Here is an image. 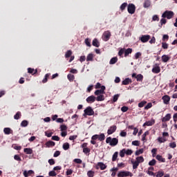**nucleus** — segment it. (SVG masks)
Returning a JSON list of instances; mask_svg holds the SVG:
<instances>
[{"label": "nucleus", "instance_id": "nucleus-1", "mask_svg": "<svg viewBox=\"0 0 177 177\" xmlns=\"http://www.w3.org/2000/svg\"><path fill=\"white\" fill-rule=\"evenodd\" d=\"M106 143L109 144L110 146L114 147V146H117L118 145V138H111V137H108L106 139Z\"/></svg>", "mask_w": 177, "mask_h": 177}, {"label": "nucleus", "instance_id": "nucleus-2", "mask_svg": "<svg viewBox=\"0 0 177 177\" xmlns=\"http://www.w3.org/2000/svg\"><path fill=\"white\" fill-rule=\"evenodd\" d=\"M111 37V32H110V30H106V31L104 32V33L102 35V39L105 42H107V41H109V39H110Z\"/></svg>", "mask_w": 177, "mask_h": 177}, {"label": "nucleus", "instance_id": "nucleus-3", "mask_svg": "<svg viewBox=\"0 0 177 177\" xmlns=\"http://www.w3.org/2000/svg\"><path fill=\"white\" fill-rule=\"evenodd\" d=\"M136 10V6L133 3H129L127 6V11L130 15H133Z\"/></svg>", "mask_w": 177, "mask_h": 177}, {"label": "nucleus", "instance_id": "nucleus-4", "mask_svg": "<svg viewBox=\"0 0 177 177\" xmlns=\"http://www.w3.org/2000/svg\"><path fill=\"white\" fill-rule=\"evenodd\" d=\"M162 17H163L164 19H172V17H174V12L172 11H165L162 15Z\"/></svg>", "mask_w": 177, "mask_h": 177}, {"label": "nucleus", "instance_id": "nucleus-5", "mask_svg": "<svg viewBox=\"0 0 177 177\" xmlns=\"http://www.w3.org/2000/svg\"><path fill=\"white\" fill-rule=\"evenodd\" d=\"M84 111V115H93V114H95V111L91 106H88Z\"/></svg>", "mask_w": 177, "mask_h": 177}, {"label": "nucleus", "instance_id": "nucleus-6", "mask_svg": "<svg viewBox=\"0 0 177 177\" xmlns=\"http://www.w3.org/2000/svg\"><path fill=\"white\" fill-rule=\"evenodd\" d=\"M118 177H127V176H133V174L130 171H120L118 174Z\"/></svg>", "mask_w": 177, "mask_h": 177}, {"label": "nucleus", "instance_id": "nucleus-7", "mask_svg": "<svg viewBox=\"0 0 177 177\" xmlns=\"http://www.w3.org/2000/svg\"><path fill=\"white\" fill-rule=\"evenodd\" d=\"M151 37L149 35H142V37L140 38V41L142 42L143 44L148 42L150 39Z\"/></svg>", "mask_w": 177, "mask_h": 177}, {"label": "nucleus", "instance_id": "nucleus-8", "mask_svg": "<svg viewBox=\"0 0 177 177\" xmlns=\"http://www.w3.org/2000/svg\"><path fill=\"white\" fill-rule=\"evenodd\" d=\"M104 91H106V86H102L101 89L100 90H96L94 93V94L96 96H99V95H104Z\"/></svg>", "mask_w": 177, "mask_h": 177}, {"label": "nucleus", "instance_id": "nucleus-9", "mask_svg": "<svg viewBox=\"0 0 177 177\" xmlns=\"http://www.w3.org/2000/svg\"><path fill=\"white\" fill-rule=\"evenodd\" d=\"M115 131H117V126L113 125L109 127V129L107 131V133L108 135H113V133H114Z\"/></svg>", "mask_w": 177, "mask_h": 177}, {"label": "nucleus", "instance_id": "nucleus-10", "mask_svg": "<svg viewBox=\"0 0 177 177\" xmlns=\"http://www.w3.org/2000/svg\"><path fill=\"white\" fill-rule=\"evenodd\" d=\"M95 101H96V97H95V95H91L86 99V102L90 104L95 103Z\"/></svg>", "mask_w": 177, "mask_h": 177}, {"label": "nucleus", "instance_id": "nucleus-11", "mask_svg": "<svg viewBox=\"0 0 177 177\" xmlns=\"http://www.w3.org/2000/svg\"><path fill=\"white\" fill-rule=\"evenodd\" d=\"M99 167L100 168L101 171H104V169H106V168H107V166L106 165H104V163L102 162H99L97 163V169H99Z\"/></svg>", "mask_w": 177, "mask_h": 177}, {"label": "nucleus", "instance_id": "nucleus-12", "mask_svg": "<svg viewBox=\"0 0 177 177\" xmlns=\"http://www.w3.org/2000/svg\"><path fill=\"white\" fill-rule=\"evenodd\" d=\"M162 100H163V103L165 104H169V101L171 100V97H169V95H164L162 97Z\"/></svg>", "mask_w": 177, "mask_h": 177}, {"label": "nucleus", "instance_id": "nucleus-13", "mask_svg": "<svg viewBox=\"0 0 177 177\" xmlns=\"http://www.w3.org/2000/svg\"><path fill=\"white\" fill-rule=\"evenodd\" d=\"M156 66L152 68V73H153V74H158L161 72V68H160V66L157 65V64H156Z\"/></svg>", "mask_w": 177, "mask_h": 177}, {"label": "nucleus", "instance_id": "nucleus-14", "mask_svg": "<svg viewBox=\"0 0 177 177\" xmlns=\"http://www.w3.org/2000/svg\"><path fill=\"white\" fill-rule=\"evenodd\" d=\"M156 121L152 119L149 121L145 122L143 124V127H151L152 125H154Z\"/></svg>", "mask_w": 177, "mask_h": 177}, {"label": "nucleus", "instance_id": "nucleus-15", "mask_svg": "<svg viewBox=\"0 0 177 177\" xmlns=\"http://www.w3.org/2000/svg\"><path fill=\"white\" fill-rule=\"evenodd\" d=\"M171 113H167L163 118H162V122H167L171 120Z\"/></svg>", "mask_w": 177, "mask_h": 177}, {"label": "nucleus", "instance_id": "nucleus-16", "mask_svg": "<svg viewBox=\"0 0 177 177\" xmlns=\"http://www.w3.org/2000/svg\"><path fill=\"white\" fill-rule=\"evenodd\" d=\"M151 6V1L150 0H145L143 3V7L145 8H150Z\"/></svg>", "mask_w": 177, "mask_h": 177}, {"label": "nucleus", "instance_id": "nucleus-17", "mask_svg": "<svg viewBox=\"0 0 177 177\" xmlns=\"http://www.w3.org/2000/svg\"><path fill=\"white\" fill-rule=\"evenodd\" d=\"M3 132L6 135H10V133H13V130L9 127H6L3 129Z\"/></svg>", "mask_w": 177, "mask_h": 177}, {"label": "nucleus", "instance_id": "nucleus-18", "mask_svg": "<svg viewBox=\"0 0 177 177\" xmlns=\"http://www.w3.org/2000/svg\"><path fill=\"white\" fill-rule=\"evenodd\" d=\"M132 82V80L129 78H126L122 82V85H129Z\"/></svg>", "mask_w": 177, "mask_h": 177}, {"label": "nucleus", "instance_id": "nucleus-19", "mask_svg": "<svg viewBox=\"0 0 177 177\" xmlns=\"http://www.w3.org/2000/svg\"><path fill=\"white\" fill-rule=\"evenodd\" d=\"M93 46H95V48H99L100 46V43H99V41L97 39H94L92 42Z\"/></svg>", "mask_w": 177, "mask_h": 177}, {"label": "nucleus", "instance_id": "nucleus-20", "mask_svg": "<svg viewBox=\"0 0 177 177\" xmlns=\"http://www.w3.org/2000/svg\"><path fill=\"white\" fill-rule=\"evenodd\" d=\"M55 145H56V143H55V142L50 141V140L46 142V144H45L46 147H53Z\"/></svg>", "mask_w": 177, "mask_h": 177}, {"label": "nucleus", "instance_id": "nucleus-21", "mask_svg": "<svg viewBox=\"0 0 177 177\" xmlns=\"http://www.w3.org/2000/svg\"><path fill=\"white\" fill-rule=\"evenodd\" d=\"M169 59H171V57H169L167 55H164L162 56V62H163V63H167V62H169Z\"/></svg>", "mask_w": 177, "mask_h": 177}, {"label": "nucleus", "instance_id": "nucleus-22", "mask_svg": "<svg viewBox=\"0 0 177 177\" xmlns=\"http://www.w3.org/2000/svg\"><path fill=\"white\" fill-rule=\"evenodd\" d=\"M132 53V48H124V57H127L129 55H131Z\"/></svg>", "mask_w": 177, "mask_h": 177}, {"label": "nucleus", "instance_id": "nucleus-23", "mask_svg": "<svg viewBox=\"0 0 177 177\" xmlns=\"http://www.w3.org/2000/svg\"><path fill=\"white\" fill-rule=\"evenodd\" d=\"M95 100H97V102H103V100H104V95H98L97 97H95Z\"/></svg>", "mask_w": 177, "mask_h": 177}, {"label": "nucleus", "instance_id": "nucleus-24", "mask_svg": "<svg viewBox=\"0 0 177 177\" xmlns=\"http://www.w3.org/2000/svg\"><path fill=\"white\" fill-rule=\"evenodd\" d=\"M156 160H158V161H160V162H165V158H162L160 155L156 156Z\"/></svg>", "mask_w": 177, "mask_h": 177}, {"label": "nucleus", "instance_id": "nucleus-25", "mask_svg": "<svg viewBox=\"0 0 177 177\" xmlns=\"http://www.w3.org/2000/svg\"><path fill=\"white\" fill-rule=\"evenodd\" d=\"M131 164H133V169H137V168L139 167V163L136 160V161L131 160Z\"/></svg>", "mask_w": 177, "mask_h": 177}, {"label": "nucleus", "instance_id": "nucleus-26", "mask_svg": "<svg viewBox=\"0 0 177 177\" xmlns=\"http://www.w3.org/2000/svg\"><path fill=\"white\" fill-rule=\"evenodd\" d=\"M117 62H118V58H117V57H113L111 59V60L109 62V64H115V63H117Z\"/></svg>", "mask_w": 177, "mask_h": 177}, {"label": "nucleus", "instance_id": "nucleus-27", "mask_svg": "<svg viewBox=\"0 0 177 177\" xmlns=\"http://www.w3.org/2000/svg\"><path fill=\"white\" fill-rule=\"evenodd\" d=\"M24 151L26 154H32V149L31 148H25Z\"/></svg>", "mask_w": 177, "mask_h": 177}, {"label": "nucleus", "instance_id": "nucleus-28", "mask_svg": "<svg viewBox=\"0 0 177 177\" xmlns=\"http://www.w3.org/2000/svg\"><path fill=\"white\" fill-rule=\"evenodd\" d=\"M93 60V54L90 53L86 57V62H92Z\"/></svg>", "mask_w": 177, "mask_h": 177}, {"label": "nucleus", "instance_id": "nucleus-29", "mask_svg": "<svg viewBox=\"0 0 177 177\" xmlns=\"http://www.w3.org/2000/svg\"><path fill=\"white\" fill-rule=\"evenodd\" d=\"M106 139V136H104V133H101L100 135H98V140L100 142H103Z\"/></svg>", "mask_w": 177, "mask_h": 177}, {"label": "nucleus", "instance_id": "nucleus-30", "mask_svg": "<svg viewBox=\"0 0 177 177\" xmlns=\"http://www.w3.org/2000/svg\"><path fill=\"white\" fill-rule=\"evenodd\" d=\"M67 78H68V81H70V82H73V81H74L75 77L74 76V75L68 74L67 75Z\"/></svg>", "mask_w": 177, "mask_h": 177}, {"label": "nucleus", "instance_id": "nucleus-31", "mask_svg": "<svg viewBox=\"0 0 177 177\" xmlns=\"http://www.w3.org/2000/svg\"><path fill=\"white\" fill-rule=\"evenodd\" d=\"M50 77V73H47L45 75L44 78L42 80L43 84H46V82H48V79Z\"/></svg>", "mask_w": 177, "mask_h": 177}, {"label": "nucleus", "instance_id": "nucleus-32", "mask_svg": "<svg viewBox=\"0 0 177 177\" xmlns=\"http://www.w3.org/2000/svg\"><path fill=\"white\" fill-rule=\"evenodd\" d=\"M136 161L138 163L140 164V162H143L145 161V158H143V156H139L136 158Z\"/></svg>", "mask_w": 177, "mask_h": 177}, {"label": "nucleus", "instance_id": "nucleus-33", "mask_svg": "<svg viewBox=\"0 0 177 177\" xmlns=\"http://www.w3.org/2000/svg\"><path fill=\"white\" fill-rule=\"evenodd\" d=\"M73 55V51L71 50H67L65 53V57L66 59H68Z\"/></svg>", "mask_w": 177, "mask_h": 177}, {"label": "nucleus", "instance_id": "nucleus-34", "mask_svg": "<svg viewBox=\"0 0 177 177\" xmlns=\"http://www.w3.org/2000/svg\"><path fill=\"white\" fill-rule=\"evenodd\" d=\"M64 150H68L70 149V144L68 142H65L62 145Z\"/></svg>", "mask_w": 177, "mask_h": 177}, {"label": "nucleus", "instance_id": "nucleus-35", "mask_svg": "<svg viewBox=\"0 0 177 177\" xmlns=\"http://www.w3.org/2000/svg\"><path fill=\"white\" fill-rule=\"evenodd\" d=\"M21 117V112L18 111L17 113L14 115L15 120H19V118Z\"/></svg>", "mask_w": 177, "mask_h": 177}, {"label": "nucleus", "instance_id": "nucleus-36", "mask_svg": "<svg viewBox=\"0 0 177 177\" xmlns=\"http://www.w3.org/2000/svg\"><path fill=\"white\" fill-rule=\"evenodd\" d=\"M149 131H147L145 132V133L142 135V142H144V143H145V142H147V140H146V136L147 135H149Z\"/></svg>", "mask_w": 177, "mask_h": 177}, {"label": "nucleus", "instance_id": "nucleus-37", "mask_svg": "<svg viewBox=\"0 0 177 177\" xmlns=\"http://www.w3.org/2000/svg\"><path fill=\"white\" fill-rule=\"evenodd\" d=\"M158 142H159V143H165V142H167V138L164 137H158Z\"/></svg>", "mask_w": 177, "mask_h": 177}, {"label": "nucleus", "instance_id": "nucleus-38", "mask_svg": "<svg viewBox=\"0 0 177 177\" xmlns=\"http://www.w3.org/2000/svg\"><path fill=\"white\" fill-rule=\"evenodd\" d=\"M118 158V152L116 151L113 153L112 156V161H117V158Z\"/></svg>", "mask_w": 177, "mask_h": 177}, {"label": "nucleus", "instance_id": "nucleus-39", "mask_svg": "<svg viewBox=\"0 0 177 177\" xmlns=\"http://www.w3.org/2000/svg\"><path fill=\"white\" fill-rule=\"evenodd\" d=\"M127 6H128V3H123L120 7V10H122V12H123V10H125V8H127Z\"/></svg>", "mask_w": 177, "mask_h": 177}, {"label": "nucleus", "instance_id": "nucleus-40", "mask_svg": "<svg viewBox=\"0 0 177 177\" xmlns=\"http://www.w3.org/2000/svg\"><path fill=\"white\" fill-rule=\"evenodd\" d=\"M136 78L137 81H140L141 82H142V81H143V75L142 74L137 75Z\"/></svg>", "mask_w": 177, "mask_h": 177}, {"label": "nucleus", "instance_id": "nucleus-41", "mask_svg": "<svg viewBox=\"0 0 177 177\" xmlns=\"http://www.w3.org/2000/svg\"><path fill=\"white\" fill-rule=\"evenodd\" d=\"M144 151L145 149H138L136 151V156H140V154H143Z\"/></svg>", "mask_w": 177, "mask_h": 177}, {"label": "nucleus", "instance_id": "nucleus-42", "mask_svg": "<svg viewBox=\"0 0 177 177\" xmlns=\"http://www.w3.org/2000/svg\"><path fill=\"white\" fill-rule=\"evenodd\" d=\"M87 176L88 177H93L95 176V171L90 170L87 172Z\"/></svg>", "mask_w": 177, "mask_h": 177}, {"label": "nucleus", "instance_id": "nucleus-43", "mask_svg": "<svg viewBox=\"0 0 177 177\" xmlns=\"http://www.w3.org/2000/svg\"><path fill=\"white\" fill-rule=\"evenodd\" d=\"M152 21H160V17L158 15H155L152 17Z\"/></svg>", "mask_w": 177, "mask_h": 177}, {"label": "nucleus", "instance_id": "nucleus-44", "mask_svg": "<svg viewBox=\"0 0 177 177\" xmlns=\"http://www.w3.org/2000/svg\"><path fill=\"white\" fill-rule=\"evenodd\" d=\"M156 162H157L156 159H153V160H151V161L149 162V165L150 167H153V165H156Z\"/></svg>", "mask_w": 177, "mask_h": 177}, {"label": "nucleus", "instance_id": "nucleus-45", "mask_svg": "<svg viewBox=\"0 0 177 177\" xmlns=\"http://www.w3.org/2000/svg\"><path fill=\"white\" fill-rule=\"evenodd\" d=\"M156 177H162V176H164V171H158L156 173Z\"/></svg>", "mask_w": 177, "mask_h": 177}, {"label": "nucleus", "instance_id": "nucleus-46", "mask_svg": "<svg viewBox=\"0 0 177 177\" xmlns=\"http://www.w3.org/2000/svg\"><path fill=\"white\" fill-rule=\"evenodd\" d=\"M28 125V121L27 120H23L21 122V127H26Z\"/></svg>", "mask_w": 177, "mask_h": 177}, {"label": "nucleus", "instance_id": "nucleus-47", "mask_svg": "<svg viewBox=\"0 0 177 177\" xmlns=\"http://www.w3.org/2000/svg\"><path fill=\"white\" fill-rule=\"evenodd\" d=\"M125 149H122L120 151V156L122 158L124 157H125Z\"/></svg>", "mask_w": 177, "mask_h": 177}, {"label": "nucleus", "instance_id": "nucleus-48", "mask_svg": "<svg viewBox=\"0 0 177 177\" xmlns=\"http://www.w3.org/2000/svg\"><path fill=\"white\" fill-rule=\"evenodd\" d=\"M132 153H133V151H132V149H125V153L127 154V156H131Z\"/></svg>", "mask_w": 177, "mask_h": 177}, {"label": "nucleus", "instance_id": "nucleus-49", "mask_svg": "<svg viewBox=\"0 0 177 177\" xmlns=\"http://www.w3.org/2000/svg\"><path fill=\"white\" fill-rule=\"evenodd\" d=\"M125 53V48H121L118 52V55L122 57Z\"/></svg>", "mask_w": 177, "mask_h": 177}, {"label": "nucleus", "instance_id": "nucleus-50", "mask_svg": "<svg viewBox=\"0 0 177 177\" xmlns=\"http://www.w3.org/2000/svg\"><path fill=\"white\" fill-rule=\"evenodd\" d=\"M118 97H120V94H116L113 96V103H115V102H117V100H118Z\"/></svg>", "mask_w": 177, "mask_h": 177}, {"label": "nucleus", "instance_id": "nucleus-51", "mask_svg": "<svg viewBox=\"0 0 177 177\" xmlns=\"http://www.w3.org/2000/svg\"><path fill=\"white\" fill-rule=\"evenodd\" d=\"M60 129L62 131H67V126L65 124H62L60 126Z\"/></svg>", "mask_w": 177, "mask_h": 177}, {"label": "nucleus", "instance_id": "nucleus-52", "mask_svg": "<svg viewBox=\"0 0 177 177\" xmlns=\"http://www.w3.org/2000/svg\"><path fill=\"white\" fill-rule=\"evenodd\" d=\"M131 145H133V146H140V142H139V140H134L132 142Z\"/></svg>", "mask_w": 177, "mask_h": 177}, {"label": "nucleus", "instance_id": "nucleus-53", "mask_svg": "<svg viewBox=\"0 0 177 177\" xmlns=\"http://www.w3.org/2000/svg\"><path fill=\"white\" fill-rule=\"evenodd\" d=\"M83 153H84V154H88L89 153H91V149L89 148H84L83 149Z\"/></svg>", "mask_w": 177, "mask_h": 177}, {"label": "nucleus", "instance_id": "nucleus-54", "mask_svg": "<svg viewBox=\"0 0 177 177\" xmlns=\"http://www.w3.org/2000/svg\"><path fill=\"white\" fill-rule=\"evenodd\" d=\"M153 107V104L151 102H149L147 104V106L145 107V110H149V109H151Z\"/></svg>", "mask_w": 177, "mask_h": 177}, {"label": "nucleus", "instance_id": "nucleus-55", "mask_svg": "<svg viewBox=\"0 0 177 177\" xmlns=\"http://www.w3.org/2000/svg\"><path fill=\"white\" fill-rule=\"evenodd\" d=\"M146 103H147V102H146V101H142L141 102H140V103L138 104V107H140V108L144 107V106H145V104H146Z\"/></svg>", "mask_w": 177, "mask_h": 177}, {"label": "nucleus", "instance_id": "nucleus-56", "mask_svg": "<svg viewBox=\"0 0 177 177\" xmlns=\"http://www.w3.org/2000/svg\"><path fill=\"white\" fill-rule=\"evenodd\" d=\"M128 110H129L128 106H124L121 108V111H122V113H127V111H128Z\"/></svg>", "mask_w": 177, "mask_h": 177}, {"label": "nucleus", "instance_id": "nucleus-57", "mask_svg": "<svg viewBox=\"0 0 177 177\" xmlns=\"http://www.w3.org/2000/svg\"><path fill=\"white\" fill-rule=\"evenodd\" d=\"M72 174H73V169H67V171L66 172V175L67 176H68L72 175Z\"/></svg>", "mask_w": 177, "mask_h": 177}, {"label": "nucleus", "instance_id": "nucleus-58", "mask_svg": "<svg viewBox=\"0 0 177 177\" xmlns=\"http://www.w3.org/2000/svg\"><path fill=\"white\" fill-rule=\"evenodd\" d=\"M84 42H85L86 45L87 46H91V39L87 38V39H85Z\"/></svg>", "mask_w": 177, "mask_h": 177}, {"label": "nucleus", "instance_id": "nucleus-59", "mask_svg": "<svg viewBox=\"0 0 177 177\" xmlns=\"http://www.w3.org/2000/svg\"><path fill=\"white\" fill-rule=\"evenodd\" d=\"M74 162H75L76 164H82V160L80 158H75L74 159Z\"/></svg>", "mask_w": 177, "mask_h": 177}, {"label": "nucleus", "instance_id": "nucleus-60", "mask_svg": "<svg viewBox=\"0 0 177 177\" xmlns=\"http://www.w3.org/2000/svg\"><path fill=\"white\" fill-rule=\"evenodd\" d=\"M49 176H56V175H57V174H56V171H50L48 173Z\"/></svg>", "mask_w": 177, "mask_h": 177}, {"label": "nucleus", "instance_id": "nucleus-61", "mask_svg": "<svg viewBox=\"0 0 177 177\" xmlns=\"http://www.w3.org/2000/svg\"><path fill=\"white\" fill-rule=\"evenodd\" d=\"M151 153H152V157H156V154H157V149L153 148L151 150Z\"/></svg>", "mask_w": 177, "mask_h": 177}, {"label": "nucleus", "instance_id": "nucleus-62", "mask_svg": "<svg viewBox=\"0 0 177 177\" xmlns=\"http://www.w3.org/2000/svg\"><path fill=\"white\" fill-rule=\"evenodd\" d=\"M169 147H171V149H175V147H176V142H173L171 143H169Z\"/></svg>", "mask_w": 177, "mask_h": 177}, {"label": "nucleus", "instance_id": "nucleus-63", "mask_svg": "<svg viewBox=\"0 0 177 177\" xmlns=\"http://www.w3.org/2000/svg\"><path fill=\"white\" fill-rule=\"evenodd\" d=\"M162 48L163 49H167L168 48V44H167L165 42H162Z\"/></svg>", "mask_w": 177, "mask_h": 177}, {"label": "nucleus", "instance_id": "nucleus-64", "mask_svg": "<svg viewBox=\"0 0 177 177\" xmlns=\"http://www.w3.org/2000/svg\"><path fill=\"white\" fill-rule=\"evenodd\" d=\"M173 120L174 122H177V113H174L173 115Z\"/></svg>", "mask_w": 177, "mask_h": 177}]
</instances>
